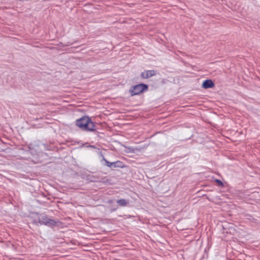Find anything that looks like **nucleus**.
<instances>
[{
	"label": "nucleus",
	"mask_w": 260,
	"mask_h": 260,
	"mask_svg": "<svg viewBox=\"0 0 260 260\" xmlns=\"http://www.w3.org/2000/svg\"><path fill=\"white\" fill-rule=\"evenodd\" d=\"M39 222L41 224H44L48 225H53L55 224V221L50 219L45 216H43L40 219Z\"/></svg>",
	"instance_id": "3"
},
{
	"label": "nucleus",
	"mask_w": 260,
	"mask_h": 260,
	"mask_svg": "<svg viewBox=\"0 0 260 260\" xmlns=\"http://www.w3.org/2000/svg\"><path fill=\"white\" fill-rule=\"evenodd\" d=\"M148 86L144 84H140L134 86L130 90L129 92L132 96L139 94L144 91L147 90Z\"/></svg>",
	"instance_id": "2"
},
{
	"label": "nucleus",
	"mask_w": 260,
	"mask_h": 260,
	"mask_svg": "<svg viewBox=\"0 0 260 260\" xmlns=\"http://www.w3.org/2000/svg\"><path fill=\"white\" fill-rule=\"evenodd\" d=\"M117 203L121 206H125L127 205V202L124 199L119 200Z\"/></svg>",
	"instance_id": "7"
},
{
	"label": "nucleus",
	"mask_w": 260,
	"mask_h": 260,
	"mask_svg": "<svg viewBox=\"0 0 260 260\" xmlns=\"http://www.w3.org/2000/svg\"><path fill=\"white\" fill-rule=\"evenodd\" d=\"M76 125L84 131L94 130L95 125L88 117H83L76 120Z\"/></svg>",
	"instance_id": "1"
},
{
	"label": "nucleus",
	"mask_w": 260,
	"mask_h": 260,
	"mask_svg": "<svg viewBox=\"0 0 260 260\" xmlns=\"http://www.w3.org/2000/svg\"><path fill=\"white\" fill-rule=\"evenodd\" d=\"M156 74V72L154 70H148L145 71L141 73V77L144 79H148Z\"/></svg>",
	"instance_id": "4"
},
{
	"label": "nucleus",
	"mask_w": 260,
	"mask_h": 260,
	"mask_svg": "<svg viewBox=\"0 0 260 260\" xmlns=\"http://www.w3.org/2000/svg\"><path fill=\"white\" fill-rule=\"evenodd\" d=\"M104 160L106 162V165L109 167H112L113 166H114V167H119L120 166L119 165H116V164H121V162L120 161H116V162H110L109 161H108V160H107L106 159H104Z\"/></svg>",
	"instance_id": "6"
},
{
	"label": "nucleus",
	"mask_w": 260,
	"mask_h": 260,
	"mask_svg": "<svg viewBox=\"0 0 260 260\" xmlns=\"http://www.w3.org/2000/svg\"><path fill=\"white\" fill-rule=\"evenodd\" d=\"M214 86V84L211 80H205L202 84V87L205 89L212 88Z\"/></svg>",
	"instance_id": "5"
},
{
	"label": "nucleus",
	"mask_w": 260,
	"mask_h": 260,
	"mask_svg": "<svg viewBox=\"0 0 260 260\" xmlns=\"http://www.w3.org/2000/svg\"><path fill=\"white\" fill-rule=\"evenodd\" d=\"M120 164H116V165H119L120 166Z\"/></svg>",
	"instance_id": "9"
},
{
	"label": "nucleus",
	"mask_w": 260,
	"mask_h": 260,
	"mask_svg": "<svg viewBox=\"0 0 260 260\" xmlns=\"http://www.w3.org/2000/svg\"><path fill=\"white\" fill-rule=\"evenodd\" d=\"M215 181L218 184V185L223 186V183L220 180L216 179Z\"/></svg>",
	"instance_id": "8"
}]
</instances>
